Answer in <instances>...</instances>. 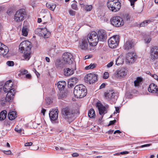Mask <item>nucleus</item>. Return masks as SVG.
Returning a JSON list of instances; mask_svg holds the SVG:
<instances>
[{"label":"nucleus","mask_w":158,"mask_h":158,"mask_svg":"<svg viewBox=\"0 0 158 158\" xmlns=\"http://www.w3.org/2000/svg\"><path fill=\"white\" fill-rule=\"evenodd\" d=\"M17 117L16 112L14 111H10L8 114V117L10 120L14 119Z\"/></svg>","instance_id":"bb28decb"},{"label":"nucleus","mask_w":158,"mask_h":158,"mask_svg":"<svg viewBox=\"0 0 158 158\" xmlns=\"http://www.w3.org/2000/svg\"><path fill=\"white\" fill-rule=\"evenodd\" d=\"M7 93L5 100L6 101L10 102L13 99L14 96L15 94V91L11 90Z\"/></svg>","instance_id":"b1692460"},{"label":"nucleus","mask_w":158,"mask_h":158,"mask_svg":"<svg viewBox=\"0 0 158 158\" xmlns=\"http://www.w3.org/2000/svg\"><path fill=\"white\" fill-rule=\"evenodd\" d=\"M3 152L6 155H10L11 153V152L10 150L8 151H3Z\"/></svg>","instance_id":"3c124183"},{"label":"nucleus","mask_w":158,"mask_h":158,"mask_svg":"<svg viewBox=\"0 0 158 158\" xmlns=\"http://www.w3.org/2000/svg\"><path fill=\"white\" fill-rule=\"evenodd\" d=\"M92 56L91 55H87L85 56V59H89Z\"/></svg>","instance_id":"e2e57ef3"},{"label":"nucleus","mask_w":158,"mask_h":158,"mask_svg":"<svg viewBox=\"0 0 158 158\" xmlns=\"http://www.w3.org/2000/svg\"><path fill=\"white\" fill-rule=\"evenodd\" d=\"M151 21L149 20H146L142 22L140 25V27H144L147 25L148 23H150Z\"/></svg>","instance_id":"ea45409f"},{"label":"nucleus","mask_w":158,"mask_h":158,"mask_svg":"<svg viewBox=\"0 0 158 158\" xmlns=\"http://www.w3.org/2000/svg\"><path fill=\"white\" fill-rule=\"evenodd\" d=\"M86 90L85 86L82 85H76L74 88V94L77 98H81L86 95Z\"/></svg>","instance_id":"f257e3e1"},{"label":"nucleus","mask_w":158,"mask_h":158,"mask_svg":"<svg viewBox=\"0 0 158 158\" xmlns=\"http://www.w3.org/2000/svg\"><path fill=\"white\" fill-rule=\"evenodd\" d=\"M32 46L31 42L27 40L22 42L19 46V49L20 52H23L25 51H29Z\"/></svg>","instance_id":"39448f33"},{"label":"nucleus","mask_w":158,"mask_h":158,"mask_svg":"<svg viewBox=\"0 0 158 158\" xmlns=\"http://www.w3.org/2000/svg\"><path fill=\"white\" fill-rule=\"evenodd\" d=\"M129 152L128 151H125V152H120V154L122 155H124L128 154Z\"/></svg>","instance_id":"69168bd1"},{"label":"nucleus","mask_w":158,"mask_h":158,"mask_svg":"<svg viewBox=\"0 0 158 158\" xmlns=\"http://www.w3.org/2000/svg\"><path fill=\"white\" fill-rule=\"evenodd\" d=\"M131 2V5L132 6V7H134V2H136L137 0H129Z\"/></svg>","instance_id":"5fc2aeb1"},{"label":"nucleus","mask_w":158,"mask_h":158,"mask_svg":"<svg viewBox=\"0 0 158 158\" xmlns=\"http://www.w3.org/2000/svg\"><path fill=\"white\" fill-rule=\"evenodd\" d=\"M72 8L74 10H77V5L76 4H73L71 6Z\"/></svg>","instance_id":"6e6d98bb"},{"label":"nucleus","mask_w":158,"mask_h":158,"mask_svg":"<svg viewBox=\"0 0 158 158\" xmlns=\"http://www.w3.org/2000/svg\"><path fill=\"white\" fill-rule=\"evenodd\" d=\"M9 52L8 48L0 42V54L6 55Z\"/></svg>","instance_id":"aec40b11"},{"label":"nucleus","mask_w":158,"mask_h":158,"mask_svg":"<svg viewBox=\"0 0 158 158\" xmlns=\"http://www.w3.org/2000/svg\"><path fill=\"white\" fill-rule=\"evenodd\" d=\"M79 80L76 77H73L69 78L68 80V84L71 87H73L78 82Z\"/></svg>","instance_id":"412c9836"},{"label":"nucleus","mask_w":158,"mask_h":158,"mask_svg":"<svg viewBox=\"0 0 158 158\" xmlns=\"http://www.w3.org/2000/svg\"><path fill=\"white\" fill-rule=\"evenodd\" d=\"M110 21L112 24L116 27H121L124 24V20L123 18L118 16H114L112 18Z\"/></svg>","instance_id":"423d86ee"},{"label":"nucleus","mask_w":158,"mask_h":158,"mask_svg":"<svg viewBox=\"0 0 158 158\" xmlns=\"http://www.w3.org/2000/svg\"><path fill=\"white\" fill-rule=\"evenodd\" d=\"M136 54L131 52L127 53L126 56V62L129 64L134 63L136 60Z\"/></svg>","instance_id":"f8f14e48"},{"label":"nucleus","mask_w":158,"mask_h":158,"mask_svg":"<svg viewBox=\"0 0 158 158\" xmlns=\"http://www.w3.org/2000/svg\"><path fill=\"white\" fill-rule=\"evenodd\" d=\"M15 130L19 133H23V130L19 127H16L15 128Z\"/></svg>","instance_id":"37998d69"},{"label":"nucleus","mask_w":158,"mask_h":158,"mask_svg":"<svg viewBox=\"0 0 158 158\" xmlns=\"http://www.w3.org/2000/svg\"><path fill=\"white\" fill-rule=\"evenodd\" d=\"M45 100H46V103L49 104H50L52 102V99H51L50 98H49V97L47 98Z\"/></svg>","instance_id":"de8ad7c7"},{"label":"nucleus","mask_w":158,"mask_h":158,"mask_svg":"<svg viewBox=\"0 0 158 158\" xmlns=\"http://www.w3.org/2000/svg\"><path fill=\"white\" fill-rule=\"evenodd\" d=\"M105 97L108 100H111V95H109V92L105 93Z\"/></svg>","instance_id":"a19ab883"},{"label":"nucleus","mask_w":158,"mask_h":158,"mask_svg":"<svg viewBox=\"0 0 158 158\" xmlns=\"http://www.w3.org/2000/svg\"><path fill=\"white\" fill-rule=\"evenodd\" d=\"M46 110L45 109H43L42 110H41V112L43 114V115L44 116V114H45V113L46 112Z\"/></svg>","instance_id":"774afa93"},{"label":"nucleus","mask_w":158,"mask_h":158,"mask_svg":"<svg viewBox=\"0 0 158 158\" xmlns=\"http://www.w3.org/2000/svg\"><path fill=\"white\" fill-rule=\"evenodd\" d=\"M28 29L27 27L26 26H23L22 30V35L25 36H27L28 35Z\"/></svg>","instance_id":"c85d7f7f"},{"label":"nucleus","mask_w":158,"mask_h":158,"mask_svg":"<svg viewBox=\"0 0 158 158\" xmlns=\"http://www.w3.org/2000/svg\"><path fill=\"white\" fill-rule=\"evenodd\" d=\"M76 66H73V68L71 69L68 68H65L63 69V73L64 76L66 77H69L74 73V70H76Z\"/></svg>","instance_id":"f3484780"},{"label":"nucleus","mask_w":158,"mask_h":158,"mask_svg":"<svg viewBox=\"0 0 158 158\" xmlns=\"http://www.w3.org/2000/svg\"><path fill=\"white\" fill-rule=\"evenodd\" d=\"M47 7L51 10L52 11H54L56 6L55 4H50L47 3L46 5Z\"/></svg>","instance_id":"c9c22d12"},{"label":"nucleus","mask_w":158,"mask_h":158,"mask_svg":"<svg viewBox=\"0 0 158 158\" xmlns=\"http://www.w3.org/2000/svg\"><path fill=\"white\" fill-rule=\"evenodd\" d=\"M108 9L113 12H116L120 9L121 5L118 0H108L107 3Z\"/></svg>","instance_id":"f03ea898"},{"label":"nucleus","mask_w":158,"mask_h":158,"mask_svg":"<svg viewBox=\"0 0 158 158\" xmlns=\"http://www.w3.org/2000/svg\"><path fill=\"white\" fill-rule=\"evenodd\" d=\"M106 84L105 83H102L100 86L99 89H101L105 87Z\"/></svg>","instance_id":"0e129e2a"},{"label":"nucleus","mask_w":158,"mask_h":158,"mask_svg":"<svg viewBox=\"0 0 158 158\" xmlns=\"http://www.w3.org/2000/svg\"><path fill=\"white\" fill-rule=\"evenodd\" d=\"M148 91L153 94H158V87L154 83L151 84L148 88Z\"/></svg>","instance_id":"4be33fe9"},{"label":"nucleus","mask_w":158,"mask_h":158,"mask_svg":"<svg viewBox=\"0 0 158 158\" xmlns=\"http://www.w3.org/2000/svg\"><path fill=\"white\" fill-rule=\"evenodd\" d=\"M127 72V69L122 68L117 70L115 73V75L118 78H122L126 76Z\"/></svg>","instance_id":"dca6fc26"},{"label":"nucleus","mask_w":158,"mask_h":158,"mask_svg":"<svg viewBox=\"0 0 158 158\" xmlns=\"http://www.w3.org/2000/svg\"><path fill=\"white\" fill-rule=\"evenodd\" d=\"M123 62V56H120L116 60V64L118 65H120L122 64Z\"/></svg>","instance_id":"cd10ccee"},{"label":"nucleus","mask_w":158,"mask_h":158,"mask_svg":"<svg viewBox=\"0 0 158 158\" xmlns=\"http://www.w3.org/2000/svg\"><path fill=\"white\" fill-rule=\"evenodd\" d=\"M55 52V49L54 48H50L49 51L48 53L51 55H54Z\"/></svg>","instance_id":"a18cd8bd"},{"label":"nucleus","mask_w":158,"mask_h":158,"mask_svg":"<svg viewBox=\"0 0 158 158\" xmlns=\"http://www.w3.org/2000/svg\"><path fill=\"white\" fill-rule=\"evenodd\" d=\"M96 106L98 110L99 114L100 115H103L105 113H106L107 111L106 107L100 103H97L96 104Z\"/></svg>","instance_id":"5701e85b"},{"label":"nucleus","mask_w":158,"mask_h":158,"mask_svg":"<svg viewBox=\"0 0 158 158\" xmlns=\"http://www.w3.org/2000/svg\"><path fill=\"white\" fill-rule=\"evenodd\" d=\"M96 64H91L89 65L86 66L85 68L86 70L92 69L96 67Z\"/></svg>","instance_id":"4c0bfd02"},{"label":"nucleus","mask_w":158,"mask_h":158,"mask_svg":"<svg viewBox=\"0 0 158 158\" xmlns=\"http://www.w3.org/2000/svg\"><path fill=\"white\" fill-rule=\"evenodd\" d=\"M130 16L126 14L125 15L123 16V18L124 20V23L125 22H127L129 21L130 20Z\"/></svg>","instance_id":"58836bf2"},{"label":"nucleus","mask_w":158,"mask_h":158,"mask_svg":"<svg viewBox=\"0 0 158 158\" xmlns=\"http://www.w3.org/2000/svg\"><path fill=\"white\" fill-rule=\"evenodd\" d=\"M28 73L27 70L25 69L22 70L21 71V74L22 75H24Z\"/></svg>","instance_id":"864d4df0"},{"label":"nucleus","mask_w":158,"mask_h":158,"mask_svg":"<svg viewBox=\"0 0 158 158\" xmlns=\"http://www.w3.org/2000/svg\"><path fill=\"white\" fill-rule=\"evenodd\" d=\"M150 57L154 61L158 59V46H154L150 50Z\"/></svg>","instance_id":"4468645a"},{"label":"nucleus","mask_w":158,"mask_h":158,"mask_svg":"<svg viewBox=\"0 0 158 158\" xmlns=\"http://www.w3.org/2000/svg\"><path fill=\"white\" fill-rule=\"evenodd\" d=\"M151 145V144H146L143 145L141 146V147L143 148V147H148V146H149Z\"/></svg>","instance_id":"680f3d73"},{"label":"nucleus","mask_w":158,"mask_h":158,"mask_svg":"<svg viewBox=\"0 0 158 158\" xmlns=\"http://www.w3.org/2000/svg\"><path fill=\"white\" fill-rule=\"evenodd\" d=\"M142 81V78L141 77H138L134 81V85L135 86L139 85L140 83Z\"/></svg>","instance_id":"f704fd0d"},{"label":"nucleus","mask_w":158,"mask_h":158,"mask_svg":"<svg viewBox=\"0 0 158 158\" xmlns=\"http://www.w3.org/2000/svg\"><path fill=\"white\" fill-rule=\"evenodd\" d=\"M84 80L85 82L87 83L93 84L97 80V76L94 73H89L85 76Z\"/></svg>","instance_id":"9b49d317"},{"label":"nucleus","mask_w":158,"mask_h":158,"mask_svg":"<svg viewBox=\"0 0 158 158\" xmlns=\"http://www.w3.org/2000/svg\"><path fill=\"white\" fill-rule=\"evenodd\" d=\"M109 95H111V100L114 101V100L117 98V94L113 91H110L109 92Z\"/></svg>","instance_id":"7c9ffc66"},{"label":"nucleus","mask_w":158,"mask_h":158,"mask_svg":"<svg viewBox=\"0 0 158 158\" xmlns=\"http://www.w3.org/2000/svg\"><path fill=\"white\" fill-rule=\"evenodd\" d=\"M55 64L57 67H61L65 64L63 63V61H62L59 59L56 60L55 61Z\"/></svg>","instance_id":"473e14b6"},{"label":"nucleus","mask_w":158,"mask_h":158,"mask_svg":"<svg viewBox=\"0 0 158 158\" xmlns=\"http://www.w3.org/2000/svg\"><path fill=\"white\" fill-rule=\"evenodd\" d=\"M116 121L115 120H114L110 121L109 122V123L108 125H112L113 124H114L115 123V122H116Z\"/></svg>","instance_id":"bf43d9fd"},{"label":"nucleus","mask_w":158,"mask_h":158,"mask_svg":"<svg viewBox=\"0 0 158 158\" xmlns=\"http://www.w3.org/2000/svg\"><path fill=\"white\" fill-rule=\"evenodd\" d=\"M58 111L57 109H52L50 111L49 116L51 119L53 121L56 120L58 117Z\"/></svg>","instance_id":"a211bd4d"},{"label":"nucleus","mask_w":158,"mask_h":158,"mask_svg":"<svg viewBox=\"0 0 158 158\" xmlns=\"http://www.w3.org/2000/svg\"><path fill=\"white\" fill-rule=\"evenodd\" d=\"M69 14L71 16H74L75 15V11L72 10H69Z\"/></svg>","instance_id":"603ef678"},{"label":"nucleus","mask_w":158,"mask_h":158,"mask_svg":"<svg viewBox=\"0 0 158 158\" xmlns=\"http://www.w3.org/2000/svg\"><path fill=\"white\" fill-rule=\"evenodd\" d=\"M119 40V38L118 35H114L110 37L108 40L109 46L112 48H116L118 45Z\"/></svg>","instance_id":"6e6552de"},{"label":"nucleus","mask_w":158,"mask_h":158,"mask_svg":"<svg viewBox=\"0 0 158 158\" xmlns=\"http://www.w3.org/2000/svg\"><path fill=\"white\" fill-rule=\"evenodd\" d=\"M92 8V5H86L85 6V9L88 11H90Z\"/></svg>","instance_id":"c03bdc74"},{"label":"nucleus","mask_w":158,"mask_h":158,"mask_svg":"<svg viewBox=\"0 0 158 158\" xmlns=\"http://www.w3.org/2000/svg\"><path fill=\"white\" fill-rule=\"evenodd\" d=\"M67 96V94L61 91L58 94V98L59 99H61L64 98Z\"/></svg>","instance_id":"e433bc0d"},{"label":"nucleus","mask_w":158,"mask_h":158,"mask_svg":"<svg viewBox=\"0 0 158 158\" xmlns=\"http://www.w3.org/2000/svg\"><path fill=\"white\" fill-rule=\"evenodd\" d=\"M4 91L6 93L10 91L11 90L15 91L13 88V83L11 80L7 81L3 87Z\"/></svg>","instance_id":"2eb2a0df"},{"label":"nucleus","mask_w":158,"mask_h":158,"mask_svg":"<svg viewBox=\"0 0 158 158\" xmlns=\"http://www.w3.org/2000/svg\"><path fill=\"white\" fill-rule=\"evenodd\" d=\"M32 144V143L31 142H27L25 143V146H31Z\"/></svg>","instance_id":"13d9d810"},{"label":"nucleus","mask_w":158,"mask_h":158,"mask_svg":"<svg viewBox=\"0 0 158 158\" xmlns=\"http://www.w3.org/2000/svg\"><path fill=\"white\" fill-rule=\"evenodd\" d=\"M97 34L98 40L100 41H103L106 38V33L104 30H101L98 31Z\"/></svg>","instance_id":"6ab92c4d"},{"label":"nucleus","mask_w":158,"mask_h":158,"mask_svg":"<svg viewBox=\"0 0 158 158\" xmlns=\"http://www.w3.org/2000/svg\"><path fill=\"white\" fill-rule=\"evenodd\" d=\"M7 112L4 110L1 111L0 113V120H3L5 119L6 116Z\"/></svg>","instance_id":"c756f323"},{"label":"nucleus","mask_w":158,"mask_h":158,"mask_svg":"<svg viewBox=\"0 0 158 158\" xmlns=\"http://www.w3.org/2000/svg\"><path fill=\"white\" fill-rule=\"evenodd\" d=\"M66 84V82L64 81H59L57 83L58 88L60 90L62 91L64 89Z\"/></svg>","instance_id":"393cba45"},{"label":"nucleus","mask_w":158,"mask_h":158,"mask_svg":"<svg viewBox=\"0 0 158 158\" xmlns=\"http://www.w3.org/2000/svg\"><path fill=\"white\" fill-rule=\"evenodd\" d=\"M63 115L65 118H71L74 116L75 111L72 109L69 108H65L62 110Z\"/></svg>","instance_id":"1a4fd4ad"},{"label":"nucleus","mask_w":158,"mask_h":158,"mask_svg":"<svg viewBox=\"0 0 158 158\" xmlns=\"http://www.w3.org/2000/svg\"><path fill=\"white\" fill-rule=\"evenodd\" d=\"M37 30L39 35L44 38H48L50 35L51 32L45 27L39 28Z\"/></svg>","instance_id":"ddd939ff"},{"label":"nucleus","mask_w":158,"mask_h":158,"mask_svg":"<svg viewBox=\"0 0 158 158\" xmlns=\"http://www.w3.org/2000/svg\"><path fill=\"white\" fill-rule=\"evenodd\" d=\"M25 13L24 10H19L17 11L14 16V20L17 22H20L24 20Z\"/></svg>","instance_id":"9d476101"},{"label":"nucleus","mask_w":158,"mask_h":158,"mask_svg":"<svg viewBox=\"0 0 158 158\" xmlns=\"http://www.w3.org/2000/svg\"><path fill=\"white\" fill-rule=\"evenodd\" d=\"M150 75L152 77L158 82V76L156 74H152L151 73H150Z\"/></svg>","instance_id":"79ce46f5"},{"label":"nucleus","mask_w":158,"mask_h":158,"mask_svg":"<svg viewBox=\"0 0 158 158\" xmlns=\"http://www.w3.org/2000/svg\"><path fill=\"white\" fill-rule=\"evenodd\" d=\"M23 53H24L23 55V56L24 58V59H23V60H28L30 57V53L29 51H25V52H24Z\"/></svg>","instance_id":"72a5a7b5"},{"label":"nucleus","mask_w":158,"mask_h":158,"mask_svg":"<svg viewBox=\"0 0 158 158\" xmlns=\"http://www.w3.org/2000/svg\"><path fill=\"white\" fill-rule=\"evenodd\" d=\"M133 41L132 40H128L127 41L124 45L125 49L128 50L131 48L133 46Z\"/></svg>","instance_id":"a878e982"},{"label":"nucleus","mask_w":158,"mask_h":158,"mask_svg":"<svg viewBox=\"0 0 158 158\" xmlns=\"http://www.w3.org/2000/svg\"><path fill=\"white\" fill-rule=\"evenodd\" d=\"M63 63L65 64L71 65L72 64L73 66H75V64L74 61L73 56L69 52H65L62 56Z\"/></svg>","instance_id":"20e7f679"},{"label":"nucleus","mask_w":158,"mask_h":158,"mask_svg":"<svg viewBox=\"0 0 158 158\" xmlns=\"http://www.w3.org/2000/svg\"><path fill=\"white\" fill-rule=\"evenodd\" d=\"M6 64L9 66H12L14 65V63L12 61H8L6 62Z\"/></svg>","instance_id":"8fccbe9b"},{"label":"nucleus","mask_w":158,"mask_h":158,"mask_svg":"<svg viewBox=\"0 0 158 158\" xmlns=\"http://www.w3.org/2000/svg\"><path fill=\"white\" fill-rule=\"evenodd\" d=\"M113 61H111L107 64V67L108 68L110 67L113 65Z\"/></svg>","instance_id":"4d7b16f0"},{"label":"nucleus","mask_w":158,"mask_h":158,"mask_svg":"<svg viewBox=\"0 0 158 158\" xmlns=\"http://www.w3.org/2000/svg\"><path fill=\"white\" fill-rule=\"evenodd\" d=\"M89 42L86 38H84L81 39L78 43V48L81 51H86L89 49Z\"/></svg>","instance_id":"0eeeda50"},{"label":"nucleus","mask_w":158,"mask_h":158,"mask_svg":"<svg viewBox=\"0 0 158 158\" xmlns=\"http://www.w3.org/2000/svg\"><path fill=\"white\" fill-rule=\"evenodd\" d=\"M151 40V38L149 36H146V38L144 39L145 42L147 43H150Z\"/></svg>","instance_id":"49530a36"},{"label":"nucleus","mask_w":158,"mask_h":158,"mask_svg":"<svg viewBox=\"0 0 158 158\" xmlns=\"http://www.w3.org/2000/svg\"><path fill=\"white\" fill-rule=\"evenodd\" d=\"M89 117L91 118H94L95 116V114L94 110L93 109H91L89 111L88 113Z\"/></svg>","instance_id":"2f4dec72"},{"label":"nucleus","mask_w":158,"mask_h":158,"mask_svg":"<svg viewBox=\"0 0 158 158\" xmlns=\"http://www.w3.org/2000/svg\"><path fill=\"white\" fill-rule=\"evenodd\" d=\"M109 77V74L107 72H105L103 75V78L104 79H107Z\"/></svg>","instance_id":"09e8293b"},{"label":"nucleus","mask_w":158,"mask_h":158,"mask_svg":"<svg viewBox=\"0 0 158 158\" xmlns=\"http://www.w3.org/2000/svg\"><path fill=\"white\" fill-rule=\"evenodd\" d=\"M86 38L88 40L89 45L91 46H96L99 41L97 33L95 31H92L89 34Z\"/></svg>","instance_id":"7ed1b4c3"},{"label":"nucleus","mask_w":158,"mask_h":158,"mask_svg":"<svg viewBox=\"0 0 158 158\" xmlns=\"http://www.w3.org/2000/svg\"><path fill=\"white\" fill-rule=\"evenodd\" d=\"M72 156L73 157H76L79 156V154L77 153H74L72 154Z\"/></svg>","instance_id":"052dcab7"},{"label":"nucleus","mask_w":158,"mask_h":158,"mask_svg":"<svg viewBox=\"0 0 158 158\" xmlns=\"http://www.w3.org/2000/svg\"><path fill=\"white\" fill-rule=\"evenodd\" d=\"M31 77V75L29 74H27L26 75V77L28 79H30Z\"/></svg>","instance_id":"338daca9"}]
</instances>
